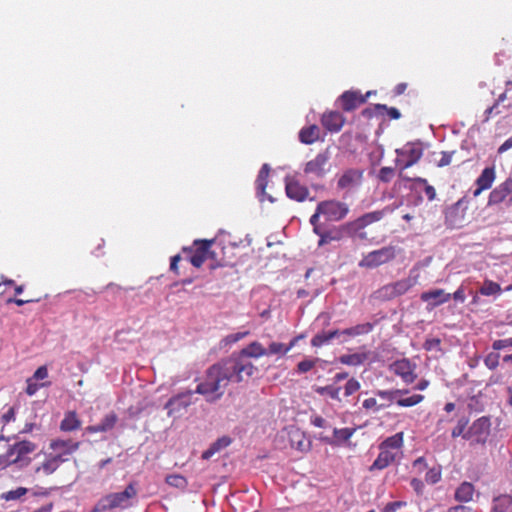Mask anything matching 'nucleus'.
Masks as SVG:
<instances>
[{
  "instance_id": "1",
  "label": "nucleus",
  "mask_w": 512,
  "mask_h": 512,
  "mask_svg": "<svg viewBox=\"0 0 512 512\" xmlns=\"http://www.w3.org/2000/svg\"><path fill=\"white\" fill-rule=\"evenodd\" d=\"M259 369L248 359L242 357L239 352H233L229 357L220 360L210 366V373L218 375L227 386L228 382H247L251 377L258 376Z\"/></svg>"
},
{
  "instance_id": "2",
  "label": "nucleus",
  "mask_w": 512,
  "mask_h": 512,
  "mask_svg": "<svg viewBox=\"0 0 512 512\" xmlns=\"http://www.w3.org/2000/svg\"><path fill=\"white\" fill-rule=\"evenodd\" d=\"M222 380L218 375H212L210 373V367L207 370L206 380L199 383L195 389V393L204 395L206 397V401L210 404L216 403L222 396L223 391H220L222 385Z\"/></svg>"
},
{
  "instance_id": "3",
  "label": "nucleus",
  "mask_w": 512,
  "mask_h": 512,
  "mask_svg": "<svg viewBox=\"0 0 512 512\" xmlns=\"http://www.w3.org/2000/svg\"><path fill=\"white\" fill-rule=\"evenodd\" d=\"M192 396L193 391L187 390L171 397L164 405L168 416L174 419L182 417L186 413L187 408L193 403Z\"/></svg>"
},
{
  "instance_id": "4",
  "label": "nucleus",
  "mask_w": 512,
  "mask_h": 512,
  "mask_svg": "<svg viewBox=\"0 0 512 512\" xmlns=\"http://www.w3.org/2000/svg\"><path fill=\"white\" fill-rule=\"evenodd\" d=\"M490 419L486 416L480 417L475 420L472 425L466 430L464 435L465 440H472V444L484 445L490 434Z\"/></svg>"
},
{
  "instance_id": "5",
  "label": "nucleus",
  "mask_w": 512,
  "mask_h": 512,
  "mask_svg": "<svg viewBox=\"0 0 512 512\" xmlns=\"http://www.w3.org/2000/svg\"><path fill=\"white\" fill-rule=\"evenodd\" d=\"M80 447V442L72 439L55 438L50 440L47 451L55 453L57 457L66 462Z\"/></svg>"
},
{
  "instance_id": "6",
  "label": "nucleus",
  "mask_w": 512,
  "mask_h": 512,
  "mask_svg": "<svg viewBox=\"0 0 512 512\" xmlns=\"http://www.w3.org/2000/svg\"><path fill=\"white\" fill-rule=\"evenodd\" d=\"M128 502V487L122 492L111 493L102 497L94 506L92 512H105L116 508H124Z\"/></svg>"
},
{
  "instance_id": "7",
  "label": "nucleus",
  "mask_w": 512,
  "mask_h": 512,
  "mask_svg": "<svg viewBox=\"0 0 512 512\" xmlns=\"http://www.w3.org/2000/svg\"><path fill=\"white\" fill-rule=\"evenodd\" d=\"M319 212L327 221H340L348 214V206L336 200H325L320 203Z\"/></svg>"
},
{
  "instance_id": "8",
  "label": "nucleus",
  "mask_w": 512,
  "mask_h": 512,
  "mask_svg": "<svg viewBox=\"0 0 512 512\" xmlns=\"http://www.w3.org/2000/svg\"><path fill=\"white\" fill-rule=\"evenodd\" d=\"M395 257V249L392 246L383 247L379 250L372 251L366 255L360 262L363 267H377L381 264L392 260Z\"/></svg>"
},
{
  "instance_id": "9",
  "label": "nucleus",
  "mask_w": 512,
  "mask_h": 512,
  "mask_svg": "<svg viewBox=\"0 0 512 512\" xmlns=\"http://www.w3.org/2000/svg\"><path fill=\"white\" fill-rule=\"evenodd\" d=\"M415 368L416 364L407 358L396 360L389 366V369L400 376L407 384L413 383L416 379L417 375L414 374Z\"/></svg>"
},
{
  "instance_id": "10",
  "label": "nucleus",
  "mask_w": 512,
  "mask_h": 512,
  "mask_svg": "<svg viewBox=\"0 0 512 512\" xmlns=\"http://www.w3.org/2000/svg\"><path fill=\"white\" fill-rule=\"evenodd\" d=\"M464 198L458 200L455 204L448 207L445 211V225L449 229H460L464 227V211L460 210Z\"/></svg>"
},
{
  "instance_id": "11",
  "label": "nucleus",
  "mask_w": 512,
  "mask_h": 512,
  "mask_svg": "<svg viewBox=\"0 0 512 512\" xmlns=\"http://www.w3.org/2000/svg\"><path fill=\"white\" fill-rule=\"evenodd\" d=\"M330 159V152L327 148L319 153L313 160L308 161L304 167L305 174H314L318 178L324 177L328 169L325 168Z\"/></svg>"
},
{
  "instance_id": "12",
  "label": "nucleus",
  "mask_w": 512,
  "mask_h": 512,
  "mask_svg": "<svg viewBox=\"0 0 512 512\" xmlns=\"http://www.w3.org/2000/svg\"><path fill=\"white\" fill-rule=\"evenodd\" d=\"M285 192L288 198L298 202H303L309 195L308 188L290 176L285 177Z\"/></svg>"
},
{
  "instance_id": "13",
  "label": "nucleus",
  "mask_w": 512,
  "mask_h": 512,
  "mask_svg": "<svg viewBox=\"0 0 512 512\" xmlns=\"http://www.w3.org/2000/svg\"><path fill=\"white\" fill-rule=\"evenodd\" d=\"M41 453L44 455L43 462L36 467V473H42L45 476H49L56 472L64 461L56 456L55 453H50L47 450H42Z\"/></svg>"
},
{
  "instance_id": "14",
  "label": "nucleus",
  "mask_w": 512,
  "mask_h": 512,
  "mask_svg": "<svg viewBox=\"0 0 512 512\" xmlns=\"http://www.w3.org/2000/svg\"><path fill=\"white\" fill-rule=\"evenodd\" d=\"M35 450H36L35 443L28 441V440H23V441L16 442L12 446H10L7 451V456L11 458L15 455V457L12 458L11 461L18 462V461L22 460L28 454H31L32 452H34Z\"/></svg>"
},
{
  "instance_id": "15",
  "label": "nucleus",
  "mask_w": 512,
  "mask_h": 512,
  "mask_svg": "<svg viewBox=\"0 0 512 512\" xmlns=\"http://www.w3.org/2000/svg\"><path fill=\"white\" fill-rule=\"evenodd\" d=\"M512 193V178L506 179L490 192L488 206H493L503 202L506 197Z\"/></svg>"
},
{
  "instance_id": "16",
  "label": "nucleus",
  "mask_w": 512,
  "mask_h": 512,
  "mask_svg": "<svg viewBox=\"0 0 512 512\" xmlns=\"http://www.w3.org/2000/svg\"><path fill=\"white\" fill-rule=\"evenodd\" d=\"M342 109L346 112L355 110L359 105L366 103V98L358 91H345L339 98Z\"/></svg>"
},
{
  "instance_id": "17",
  "label": "nucleus",
  "mask_w": 512,
  "mask_h": 512,
  "mask_svg": "<svg viewBox=\"0 0 512 512\" xmlns=\"http://www.w3.org/2000/svg\"><path fill=\"white\" fill-rule=\"evenodd\" d=\"M323 126L330 132H338L345 123V117L338 111H331L322 116Z\"/></svg>"
},
{
  "instance_id": "18",
  "label": "nucleus",
  "mask_w": 512,
  "mask_h": 512,
  "mask_svg": "<svg viewBox=\"0 0 512 512\" xmlns=\"http://www.w3.org/2000/svg\"><path fill=\"white\" fill-rule=\"evenodd\" d=\"M420 298L424 302L433 300L432 302L429 303V305L431 306V308H435V307L449 301L451 298V294L445 293V291L443 289H434V290H429V291L423 292L421 294Z\"/></svg>"
},
{
  "instance_id": "19",
  "label": "nucleus",
  "mask_w": 512,
  "mask_h": 512,
  "mask_svg": "<svg viewBox=\"0 0 512 512\" xmlns=\"http://www.w3.org/2000/svg\"><path fill=\"white\" fill-rule=\"evenodd\" d=\"M117 423V416L114 412H110L101 421L99 424L90 425L86 428L88 433H98V432H107L114 428Z\"/></svg>"
},
{
  "instance_id": "20",
  "label": "nucleus",
  "mask_w": 512,
  "mask_h": 512,
  "mask_svg": "<svg viewBox=\"0 0 512 512\" xmlns=\"http://www.w3.org/2000/svg\"><path fill=\"white\" fill-rule=\"evenodd\" d=\"M333 339H340V329L322 330L311 339L313 347H320Z\"/></svg>"
},
{
  "instance_id": "21",
  "label": "nucleus",
  "mask_w": 512,
  "mask_h": 512,
  "mask_svg": "<svg viewBox=\"0 0 512 512\" xmlns=\"http://www.w3.org/2000/svg\"><path fill=\"white\" fill-rule=\"evenodd\" d=\"M395 454L389 450L380 449V453L369 467V471L383 470L388 467L395 460Z\"/></svg>"
},
{
  "instance_id": "22",
  "label": "nucleus",
  "mask_w": 512,
  "mask_h": 512,
  "mask_svg": "<svg viewBox=\"0 0 512 512\" xmlns=\"http://www.w3.org/2000/svg\"><path fill=\"white\" fill-rule=\"evenodd\" d=\"M81 427V421L75 411L65 413L60 423V430L63 432L76 431Z\"/></svg>"
},
{
  "instance_id": "23",
  "label": "nucleus",
  "mask_w": 512,
  "mask_h": 512,
  "mask_svg": "<svg viewBox=\"0 0 512 512\" xmlns=\"http://www.w3.org/2000/svg\"><path fill=\"white\" fill-rule=\"evenodd\" d=\"M396 153L398 155H403L404 153L408 155V160L404 164L403 168H408L417 163L422 157L423 151L421 148L414 147L412 143H408L406 145V150L397 149Z\"/></svg>"
},
{
  "instance_id": "24",
  "label": "nucleus",
  "mask_w": 512,
  "mask_h": 512,
  "mask_svg": "<svg viewBox=\"0 0 512 512\" xmlns=\"http://www.w3.org/2000/svg\"><path fill=\"white\" fill-rule=\"evenodd\" d=\"M391 211H392V209L389 206H387L382 210L366 213V214L360 216L359 218H357L358 224L363 229L366 226H368L369 224L381 220L386 213L391 212Z\"/></svg>"
},
{
  "instance_id": "25",
  "label": "nucleus",
  "mask_w": 512,
  "mask_h": 512,
  "mask_svg": "<svg viewBox=\"0 0 512 512\" xmlns=\"http://www.w3.org/2000/svg\"><path fill=\"white\" fill-rule=\"evenodd\" d=\"M270 172V166L268 164H263L257 179H256V189H257V195L260 197V201H263V197L266 196V187H267V178Z\"/></svg>"
},
{
  "instance_id": "26",
  "label": "nucleus",
  "mask_w": 512,
  "mask_h": 512,
  "mask_svg": "<svg viewBox=\"0 0 512 512\" xmlns=\"http://www.w3.org/2000/svg\"><path fill=\"white\" fill-rule=\"evenodd\" d=\"M238 352L245 359L258 358L268 354L267 350L261 345V343L257 341L250 343L247 347L241 349Z\"/></svg>"
},
{
  "instance_id": "27",
  "label": "nucleus",
  "mask_w": 512,
  "mask_h": 512,
  "mask_svg": "<svg viewBox=\"0 0 512 512\" xmlns=\"http://www.w3.org/2000/svg\"><path fill=\"white\" fill-rule=\"evenodd\" d=\"M319 138V127L317 125H310L304 127L299 132V140L303 144H312Z\"/></svg>"
},
{
  "instance_id": "28",
  "label": "nucleus",
  "mask_w": 512,
  "mask_h": 512,
  "mask_svg": "<svg viewBox=\"0 0 512 512\" xmlns=\"http://www.w3.org/2000/svg\"><path fill=\"white\" fill-rule=\"evenodd\" d=\"M290 441L292 447L301 452H308L311 449V441L305 440L304 433L299 430H296L291 434Z\"/></svg>"
},
{
  "instance_id": "29",
  "label": "nucleus",
  "mask_w": 512,
  "mask_h": 512,
  "mask_svg": "<svg viewBox=\"0 0 512 512\" xmlns=\"http://www.w3.org/2000/svg\"><path fill=\"white\" fill-rule=\"evenodd\" d=\"M495 180V169L494 166L486 167L481 172L480 176L476 180V185L480 186V189H489Z\"/></svg>"
},
{
  "instance_id": "30",
  "label": "nucleus",
  "mask_w": 512,
  "mask_h": 512,
  "mask_svg": "<svg viewBox=\"0 0 512 512\" xmlns=\"http://www.w3.org/2000/svg\"><path fill=\"white\" fill-rule=\"evenodd\" d=\"M369 352L344 354L338 358V361L345 365L359 366L368 359Z\"/></svg>"
},
{
  "instance_id": "31",
  "label": "nucleus",
  "mask_w": 512,
  "mask_h": 512,
  "mask_svg": "<svg viewBox=\"0 0 512 512\" xmlns=\"http://www.w3.org/2000/svg\"><path fill=\"white\" fill-rule=\"evenodd\" d=\"M362 177V172L356 169H348L338 180V188L344 189L351 186L356 179H360Z\"/></svg>"
},
{
  "instance_id": "32",
  "label": "nucleus",
  "mask_w": 512,
  "mask_h": 512,
  "mask_svg": "<svg viewBox=\"0 0 512 512\" xmlns=\"http://www.w3.org/2000/svg\"><path fill=\"white\" fill-rule=\"evenodd\" d=\"M474 486L469 482H463L456 489L455 499L459 502H468L472 499Z\"/></svg>"
},
{
  "instance_id": "33",
  "label": "nucleus",
  "mask_w": 512,
  "mask_h": 512,
  "mask_svg": "<svg viewBox=\"0 0 512 512\" xmlns=\"http://www.w3.org/2000/svg\"><path fill=\"white\" fill-rule=\"evenodd\" d=\"M403 445V432L396 433L393 436L387 437L379 444V449H399Z\"/></svg>"
},
{
  "instance_id": "34",
  "label": "nucleus",
  "mask_w": 512,
  "mask_h": 512,
  "mask_svg": "<svg viewBox=\"0 0 512 512\" xmlns=\"http://www.w3.org/2000/svg\"><path fill=\"white\" fill-rule=\"evenodd\" d=\"M512 506V496L503 494L493 499L492 512H506Z\"/></svg>"
},
{
  "instance_id": "35",
  "label": "nucleus",
  "mask_w": 512,
  "mask_h": 512,
  "mask_svg": "<svg viewBox=\"0 0 512 512\" xmlns=\"http://www.w3.org/2000/svg\"><path fill=\"white\" fill-rule=\"evenodd\" d=\"M342 239V234L339 232L337 227L326 230L325 233L321 235V238L318 241V246L322 247L331 241H339Z\"/></svg>"
},
{
  "instance_id": "36",
  "label": "nucleus",
  "mask_w": 512,
  "mask_h": 512,
  "mask_svg": "<svg viewBox=\"0 0 512 512\" xmlns=\"http://www.w3.org/2000/svg\"><path fill=\"white\" fill-rule=\"evenodd\" d=\"M478 292L485 296H493L501 292V287L496 282L485 280Z\"/></svg>"
},
{
  "instance_id": "37",
  "label": "nucleus",
  "mask_w": 512,
  "mask_h": 512,
  "mask_svg": "<svg viewBox=\"0 0 512 512\" xmlns=\"http://www.w3.org/2000/svg\"><path fill=\"white\" fill-rule=\"evenodd\" d=\"M341 387H336L334 385H327V386H318L314 388V391L323 396V395H329L332 399L340 401L339 398V391Z\"/></svg>"
},
{
  "instance_id": "38",
  "label": "nucleus",
  "mask_w": 512,
  "mask_h": 512,
  "mask_svg": "<svg viewBox=\"0 0 512 512\" xmlns=\"http://www.w3.org/2000/svg\"><path fill=\"white\" fill-rule=\"evenodd\" d=\"M337 228L342 234V238L345 236H353L358 230L362 229L358 224V219L347 222Z\"/></svg>"
},
{
  "instance_id": "39",
  "label": "nucleus",
  "mask_w": 512,
  "mask_h": 512,
  "mask_svg": "<svg viewBox=\"0 0 512 512\" xmlns=\"http://www.w3.org/2000/svg\"><path fill=\"white\" fill-rule=\"evenodd\" d=\"M375 294H376V298L383 300V301L390 300V299L397 297L392 284L383 286L378 291H376Z\"/></svg>"
},
{
  "instance_id": "40",
  "label": "nucleus",
  "mask_w": 512,
  "mask_h": 512,
  "mask_svg": "<svg viewBox=\"0 0 512 512\" xmlns=\"http://www.w3.org/2000/svg\"><path fill=\"white\" fill-rule=\"evenodd\" d=\"M468 423H469L468 417L463 416V417L459 418L457 421V425L452 430L451 436L453 438L462 436V438L464 439V435L466 433L465 429H466Z\"/></svg>"
},
{
  "instance_id": "41",
  "label": "nucleus",
  "mask_w": 512,
  "mask_h": 512,
  "mask_svg": "<svg viewBox=\"0 0 512 512\" xmlns=\"http://www.w3.org/2000/svg\"><path fill=\"white\" fill-rule=\"evenodd\" d=\"M356 428H334L333 435L338 441L346 442L355 433Z\"/></svg>"
},
{
  "instance_id": "42",
  "label": "nucleus",
  "mask_w": 512,
  "mask_h": 512,
  "mask_svg": "<svg viewBox=\"0 0 512 512\" xmlns=\"http://www.w3.org/2000/svg\"><path fill=\"white\" fill-rule=\"evenodd\" d=\"M392 285L394 287L396 296H400L406 293L413 286V283L411 279L408 278L392 283Z\"/></svg>"
},
{
  "instance_id": "43",
  "label": "nucleus",
  "mask_w": 512,
  "mask_h": 512,
  "mask_svg": "<svg viewBox=\"0 0 512 512\" xmlns=\"http://www.w3.org/2000/svg\"><path fill=\"white\" fill-rule=\"evenodd\" d=\"M424 396L420 394H415L407 398H399L396 403L402 407H412L417 405L423 400Z\"/></svg>"
},
{
  "instance_id": "44",
  "label": "nucleus",
  "mask_w": 512,
  "mask_h": 512,
  "mask_svg": "<svg viewBox=\"0 0 512 512\" xmlns=\"http://www.w3.org/2000/svg\"><path fill=\"white\" fill-rule=\"evenodd\" d=\"M28 492L27 488L24 487H18L15 490H10L8 492H5L1 495V498L6 501H12L17 500L24 496Z\"/></svg>"
},
{
  "instance_id": "45",
  "label": "nucleus",
  "mask_w": 512,
  "mask_h": 512,
  "mask_svg": "<svg viewBox=\"0 0 512 512\" xmlns=\"http://www.w3.org/2000/svg\"><path fill=\"white\" fill-rule=\"evenodd\" d=\"M166 483L170 486L181 489H184L187 486L186 479L183 476L177 474L168 475L166 477Z\"/></svg>"
},
{
  "instance_id": "46",
  "label": "nucleus",
  "mask_w": 512,
  "mask_h": 512,
  "mask_svg": "<svg viewBox=\"0 0 512 512\" xmlns=\"http://www.w3.org/2000/svg\"><path fill=\"white\" fill-rule=\"evenodd\" d=\"M212 243H214V240H195L194 244L197 245V248L194 252L207 258Z\"/></svg>"
},
{
  "instance_id": "47",
  "label": "nucleus",
  "mask_w": 512,
  "mask_h": 512,
  "mask_svg": "<svg viewBox=\"0 0 512 512\" xmlns=\"http://www.w3.org/2000/svg\"><path fill=\"white\" fill-rule=\"evenodd\" d=\"M375 109L379 110L381 114L386 111L388 116L393 120H397L401 117L400 111L395 107H388L385 104H375Z\"/></svg>"
},
{
  "instance_id": "48",
  "label": "nucleus",
  "mask_w": 512,
  "mask_h": 512,
  "mask_svg": "<svg viewBox=\"0 0 512 512\" xmlns=\"http://www.w3.org/2000/svg\"><path fill=\"white\" fill-rule=\"evenodd\" d=\"M500 354L495 352H490L484 359V363L486 367L490 370H495L499 365Z\"/></svg>"
},
{
  "instance_id": "49",
  "label": "nucleus",
  "mask_w": 512,
  "mask_h": 512,
  "mask_svg": "<svg viewBox=\"0 0 512 512\" xmlns=\"http://www.w3.org/2000/svg\"><path fill=\"white\" fill-rule=\"evenodd\" d=\"M395 174V170L392 167H382L378 173V179L383 183L391 181Z\"/></svg>"
},
{
  "instance_id": "50",
  "label": "nucleus",
  "mask_w": 512,
  "mask_h": 512,
  "mask_svg": "<svg viewBox=\"0 0 512 512\" xmlns=\"http://www.w3.org/2000/svg\"><path fill=\"white\" fill-rule=\"evenodd\" d=\"M291 349L290 345L284 348L282 343L272 342L267 350L268 354H286Z\"/></svg>"
},
{
  "instance_id": "51",
  "label": "nucleus",
  "mask_w": 512,
  "mask_h": 512,
  "mask_svg": "<svg viewBox=\"0 0 512 512\" xmlns=\"http://www.w3.org/2000/svg\"><path fill=\"white\" fill-rule=\"evenodd\" d=\"M232 442V439L229 436H222L218 438L214 443L211 444V447L215 452L220 451L223 448L229 446Z\"/></svg>"
},
{
  "instance_id": "52",
  "label": "nucleus",
  "mask_w": 512,
  "mask_h": 512,
  "mask_svg": "<svg viewBox=\"0 0 512 512\" xmlns=\"http://www.w3.org/2000/svg\"><path fill=\"white\" fill-rule=\"evenodd\" d=\"M319 361L318 358H315L313 360H310V359H305L303 361H300L298 364H297V371L299 373H306L308 372L309 370H311L315 363Z\"/></svg>"
},
{
  "instance_id": "53",
  "label": "nucleus",
  "mask_w": 512,
  "mask_h": 512,
  "mask_svg": "<svg viewBox=\"0 0 512 512\" xmlns=\"http://www.w3.org/2000/svg\"><path fill=\"white\" fill-rule=\"evenodd\" d=\"M360 389V383L355 378H351L345 385V396H350Z\"/></svg>"
},
{
  "instance_id": "54",
  "label": "nucleus",
  "mask_w": 512,
  "mask_h": 512,
  "mask_svg": "<svg viewBox=\"0 0 512 512\" xmlns=\"http://www.w3.org/2000/svg\"><path fill=\"white\" fill-rule=\"evenodd\" d=\"M441 478V472L439 469H429L425 475V480L430 484L437 483Z\"/></svg>"
},
{
  "instance_id": "55",
  "label": "nucleus",
  "mask_w": 512,
  "mask_h": 512,
  "mask_svg": "<svg viewBox=\"0 0 512 512\" xmlns=\"http://www.w3.org/2000/svg\"><path fill=\"white\" fill-rule=\"evenodd\" d=\"M374 325L370 322H366L363 324H358L353 327L354 336L367 334L373 329Z\"/></svg>"
},
{
  "instance_id": "56",
  "label": "nucleus",
  "mask_w": 512,
  "mask_h": 512,
  "mask_svg": "<svg viewBox=\"0 0 512 512\" xmlns=\"http://www.w3.org/2000/svg\"><path fill=\"white\" fill-rule=\"evenodd\" d=\"M507 347H512V338L499 339V340H495L492 343V349L494 351H499V350L505 349Z\"/></svg>"
},
{
  "instance_id": "57",
  "label": "nucleus",
  "mask_w": 512,
  "mask_h": 512,
  "mask_svg": "<svg viewBox=\"0 0 512 512\" xmlns=\"http://www.w3.org/2000/svg\"><path fill=\"white\" fill-rule=\"evenodd\" d=\"M207 259H211L213 261H215V263L211 264L210 268L211 269H215L217 267H224V266H232L233 264H230L224 260L222 261H218L217 260V255L214 251H211L209 250V253L207 254Z\"/></svg>"
},
{
  "instance_id": "58",
  "label": "nucleus",
  "mask_w": 512,
  "mask_h": 512,
  "mask_svg": "<svg viewBox=\"0 0 512 512\" xmlns=\"http://www.w3.org/2000/svg\"><path fill=\"white\" fill-rule=\"evenodd\" d=\"M441 340L439 338H428L425 340L423 344V348L427 351H431L433 349L440 350Z\"/></svg>"
},
{
  "instance_id": "59",
  "label": "nucleus",
  "mask_w": 512,
  "mask_h": 512,
  "mask_svg": "<svg viewBox=\"0 0 512 512\" xmlns=\"http://www.w3.org/2000/svg\"><path fill=\"white\" fill-rule=\"evenodd\" d=\"M46 386V384H37L33 381L32 378L27 380L26 393L30 396L34 395L41 387Z\"/></svg>"
},
{
  "instance_id": "60",
  "label": "nucleus",
  "mask_w": 512,
  "mask_h": 512,
  "mask_svg": "<svg viewBox=\"0 0 512 512\" xmlns=\"http://www.w3.org/2000/svg\"><path fill=\"white\" fill-rule=\"evenodd\" d=\"M399 389H395V390H390V391H387V390H378L376 392V394L381 397V398H385V399H388L390 401H393L396 396H398L399 394Z\"/></svg>"
},
{
  "instance_id": "61",
  "label": "nucleus",
  "mask_w": 512,
  "mask_h": 512,
  "mask_svg": "<svg viewBox=\"0 0 512 512\" xmlns=\"http://www.w3.org/2000/svg\"><path fill=\"white\" fill-rule=\"evenodd\" d=\"M206 259H207V258H206V257H204L203 255H200V254H198V253L194 252L192 255H190V257H189V262H190L194 267H196V268H200Z\"/></svg>"
},
{
  "instance_id": "62",
  "label": "nucleus",
  "mask_w": 512,
  "mask_h": 512,
  "mask_svg": "<svg viewBox=\"0 0 512 512\" xmlns=\"http://www.w3.org/2000/svg\"><path fill=\"white\" fill-rule=\"evenodd\" d=\"M247 334H248V332H238V333H235V334H230V335L226 336L223 339V341L225 342V344H232V343H235V342L239 341L240 339H242Z\"/></svg>"
},
{
  "instance_id": "63",
  "label": "nucleus",
  "mask_w": 512,
  "mask_h": 512,
  "mask_svg": "<svg viewBox=\"0 0 512 512\" xmlns=\"http://www.w3.org/2000/svg\"><path fill=\"white\" fill-rule=\"evenodd\" d=\"M411 487L414 489V491L417 493V495H422L424 491V483L422 480L418 478H413L410 482Z\"/></svg>"
},
{
  "instance_id": "64",
  "label": "nucleus",
  "mask_w": 512,
  "mask_h": 512,
  "mask_svg": "<svg viewBox=\"0 0 512 512\" xmlns=\"http://www.w3.org/2000/svg\"><path fill=\"white\" fill-rule=\"evenodd\" d=\"M405 503L402 501L389 502L383 509L382 512H396V510L402 507Z\"/></svg>"
}]
</instances>
